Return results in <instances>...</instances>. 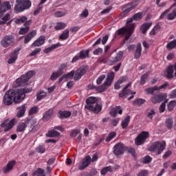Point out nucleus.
Instances as JSON below:
<instances>
[{
    "mask_svg": "<svg viewBox=\"0 0 176 176\" xmlns=\"http://www.w3.org/2000/svg\"><path fill=\"white\" fill-rule=\"evenodd\" d=\"M137 176H148V170H143L138 173Z\"/></svg>",
    "mask_w": 176,
    "mask_h": 176,
    "instance_id": "774afa93",
    "label": "nucleus"
},
{
    "mask_svg": "<svg viewBox=\"0 0 176 176\" xmlns=\"http://www.w3.org/2000/svg\"><path fill=\"white\" fill-rule=\"evenodd\" d=\"M28 19L25 16H19L17 19L14 20L15 24H23V23H25Z\"/></svg>",
    "mask_w": 176,
    "mask_h": 176,
    "instance_id": "e433bc0d",
    "label": "nucleus"
},
{
    "mask_svg": "<svg viewBox=\"0 0 176 176\" xmlns=\"http://www.w3.org/2000/svg\"><path fill=\"white\" fill-rule=\"evenodd\" d=\"M166 127L168 130H171L173 129V126H174V120L173 118H168L165 120Z\"/></svg>",
    "mask_w": 176,
    "mask_h": 176,
    "instance_id": "7c9ffc66",
    "label": "nucleus"
},
{
    "mask_svg": "<svg viewBox=\"0 0 176 176\" xmlns=\"http://www.w3.org/2000/svg\"><path fill=\"white\" fill-rule=\"evenodd\" d=\"M46 97V92L44 91H41L38 94L36 95V98L38 101H41L43 98H45Z\"/></svg>",
    "mask_w": 176,
    "mask_h": 176,
    "instance_id": "603ef678",
    "label": "nucleus"
},
{
    "mask_svg": "<svg viewBox=\"0 0 176 176\" xmlns=\"http://www.w3.org/2000/svg\"><path fill=\"white\" fill-rule=\"evenodd\" d=\"M35 75V72L29 71L25 75H22L19 78L16 80L17 86H25L28 82Z\"/></svg>",
    "mask_w": 176,
    "mask_h": 176,
    "instance_id": "423d86ee",
    "label": "nucleus"
},
{
    "mask_svg": "<svg viewBox=\"0 0 176 176\" xmlns=\"http://www.w3.org/2000/svg\"><path fill=\"white\" fill-rule=\"evenodd\" d=\"M130 124V116H126L125 118L122 121L121 126L123 129H126V127Z\"/></svg>",
    "mask_w": 176,
    "mask_h": 176,
    "instance_id": "2f4dec72",
    "label": "nucleus"
},
{
    "mask_svg": "<svg viewBox=\"0 0 176 176\" xmlns=\"http://www.w3.org/2000/svg\"><path fill=\"white\" fill-rule=\"evenodd\" d=\"M152 27V23H144L141 27H140V31L142 32V34H143L144 35H145V34H146V32H148V30H149Z\"/></svg>",
    "mask_w": 176,
    "mask_h": 176,
    "instance_id": "393cba45",
    "label": "nucleus"
},
{
    "mask_svg": "<svg viewBox=\"0 0 176 176\" xmlns=\"http://www.w3.org/2000/svg\"><path fill=\"white\" fill-rule=\"evenodd\" d=\"M148 76H149V72H147L146 74L142 75L140 82L141 86H144V85L146 83V80H148Z\"/></svg>",
    "mask_w": 176,
    "mask_h": 176,
    "instance_id": "ea45409f",
    "label": "nucleus"
},
{
    "mask_svg": "<svg viewBox=\"0 0 176 176\" xmlns=\"http://www.w3.org/2000/svg\"><path fill=\"white\" fill-rule=\"evenodd\" d=\"M167 98V94L162 93L160 94H154L153 96L151 98V102L153 104H158L162 102V101H166Z\"/></svg>",
    "mask_w": 176,
    "mask_h": 176,
    "instance_id": "9d476101",
    "label": "nucleus"
},
{
    "mask_svg": "<svg viewBox=\"0 0 176 176\" xmlns=\"http://www.w3.org/2000/svg\"><path fill=\"white\" fill-rule=\"evenodd\" d=\"M65 79H72L74 76H75V71L72 70L67 73V74H65Z\"/></svg>",
    "mask_w": 176,
    "mask_h": 176,
    "instance_id": "4d7b16f0",
    "label": "nucleus"
},
{
    "mask_svg": "<svg viewBox=\"0 0 176 176\" xmlns=\"http://www.w3.org/2000/svg\"><path fill=\"white\" fill-rule=\"evenodd\" d=\"M126 151V146L122 142L117 143L113 146V153L116 156H119V155H123Z\"/></svg>",
    "mask_w": 176,
    "mask_h": 176,
    "instance_id": "9b49d317",
    "label": "nucleus"
},
{
    "mask_svg": "<svg viewBox=\"0 0 176 176\" xmlns=\"http://www.w3.org/2000/svg\"><path fill=\"white\" fill-rule=\"evenodd\" d=\"M61 47V43H57L56 44L52 45L50 47H47L43 50V52L45 53V54H47V53H50V52H53V50H56L58 47Z\"/></svg>",
    "mask_w": 176,
    "mask_h": 176,
    "instance_id": "cd10ccee",
    "label": "nucleus"
},
{
    "mask_svg": "<svg viewBox=\"0 0 176 176\" xmlns=\"http://www.w3.org/2000/svg\"><path fill=\"white\" fill-rule=\"evenodd\" d=\"M86 72H87V67L85 66L80 67L76 72H75L74 80H80L82 76H84Z\"/></svg>",
    "mask_w": 176,
    "mask_h": 176,
    "instance_id": "ddd939ff",
    "label": "nucleus"
},
{
    "mask_svg": "<svg viewBox=\"0 0 176 176\" xmlns=\"http://www.w3.org/2000/svg\"><path fill=\"white\" fill-rule=\"evenodd\" d=\"M176 106V100H172L170 101L168 104V111L171 112L175 108Z\"/></svg>",
    "mask_w": 176,
    "mask_h": 176,
    "instance_id": "09e8293b",
    "label": "nucleus"
},
{
    "mask_svg": "<svg viewBox=\"0 0 176 176\" xmlns=\"http://www.w3.org/2000/svg\"><path fill=\"white\" fill-rule=\"evenodd\" d=\"M25 129H27V124L24 122H21L16 126V131L17 133H23L25 131Z\"/></svg>",
    "mask_w": 176,
    "mask_h": 176,
    "instance_id": "473e14b6",
    "label": "nucleus"
},
{
    "mask_svg": "<svg viewBox=\"0 0 176 176\" xmlns=\"http://www.w3.org/2000/svg\"><path fill=\"white\" fill-rule=\"evenodd\" d=\"M12 9V5H10V1H3L1 3L0 1V19L3 16V13H6L8 10Z\"/></svg>",
    "mask_w": 176,
    "mask_h": 176,
    "instance_id": "4468645a",
    "label": "nucleus"
},
{
    "mask_svg": "<svg viewBox=\"0 0 176 176\" xmlns=\"http://www.w3.org/2000/svg\"><path fill=\"white\" fill-rule=\"evenodd\" d=\"M168 101V100H164V102H162L160 107V113H163V112H164V111H166V104H167V102Z\"/></svg>",
    "mask_w": 176,
    "mask_h": 176,
    "instance_id": "bf43d9fd",
    "label": "nucleus"
},
{
    "mask_svg": "<svg viewBox=\"0 0 176 176\" xmlns=\"http://www.w3.org/2000/svg\"><path fill=\"white\" fill-rule=\"evenodd\" d=\"M112 172H113V168H112V166H106L103 168L100 171V174L102 175H105L108 173H112Z\"/></svg>",
    "mask_w": 176,
    "mask_h": 176,
    "instance_id": "4c0bfd02",
    "label": "nucleus"
},
{
    "mask_svg": "<svg viewBox=\"0 0 176 176\" xmlns=\"http://www.w3.org/2000/svg\"><path fill=\"white\" fill-rule=\"evenodd\" d=\"M58 118H60V119H67L68 118H69V116H71L72 113L71 111H61L60 110L58 111Z\"/></svg>",
    "mask_w": 176,
    "mask_h": 176,
    "instance_id": "bb28decb",
    "label": "nucleus"
},
{
    "mask_svg": "<svg viewBox=\"0 0 176 176\" xmlns=\"http://www.w3.org/2000/svg\"><path fill=\"white\" fill-rule=\"evenodd\" d=\"M115 79V72H111L107 74L106 81L104 82L105 85L107 86H111L113 80Z\"/></svg>",
    "mask_w": 176,
    "mask_h": 176,
    "instance_id": "412c9836",
    "label": "nucleus"
},
{
    "mask_svg": "<svg viewBox=\"0 0 176 176\" xmlns=\"http://www.w3.org/2000/svg\"><path fill=\"white\" fill-rule=\"evenodd\" d=\"M129 94V91H126V89H122L120 94L119 97L120 98H126L127 97V95Z\"/></svg>",
    "mask_w": 176,
    "mask_h": 176,
    "instance_id": "13d9d810",
    "label": "nucleus"
},
{
    "mask_svg": "<svg viewBox=\"0 0 176 176\" xmlns=\"http://www.w3.org/2000/svg\"><path fill=\"white\" fill-rule=\"evenodd\" d=\"M45 41H46V37L44 35H41L32 43V45H30V47L32 48L39 47V46H42L43 45H45Z\"/></svg>",
    "mask_w": 176,
    "mask_h": 176,
    "instance_id": "2eb2a0df",
    "label": "nucleus"
},
{
    "mask_svg": "<svg viewBox=\"0 0 176 176\" xmlns=\"http://www.w3.org/2000/svg\"><path fill=\"white\" fill-rule=\"evenodd\" d=\"M21 50V48L16 47L12 52H11L10 55V58L8 59V64H14L16 63V60H17V56L19 52Z\"/></svg>",
    "mask_w": 176,
    "mask_h": 176,
    "instance_id": "dca6fc26",
    "label": "nucleus"
},
{
    "mask_svg": "<svg viewBox=\"0 0 176 176\" xmlns=\"http://www.w3.org/2000/svg\"><path fill=\"white\" fill-rule=\"evenodd\" d=\"M175 47H176V39L170 41L166 45V49H168V50H171V49H174Z\"/></svg>",
    "mask_w": 176,
    "mask_h": 176,
    "instance_id": "de8ad7c7",
    "label": "nucleus"
},
{
    "mask_svg": "<svg viewBox=\"0 0 176 176\" xmlns=\"http://www.w3.org/2000/svg\"><path fill=\"white\" fill-rule=\"evenodd\" d=\"M16 120V118H13L10 121H9V120H6L1 124V127L5 128L4 131H9L13 129Z\"/></svg>",
    "mask_w": 176,
    "mask_h": 176,
    "instance_id": "f8f14e48",
    "label": "nucleus"
},
{
    "mask_svg": "<svg viewBox=\"0 0 176 176\" xmlns=\"http://www.w3.org/2000/svg\"><path fill=\"white\" fill-rule=\"evenodd\" d=\"M98 100L94 97H89L87 98L85 102L87 105H85L86 109L93 112V113H100V111H102V106L101 104H98Z\"/></svg>",
    "mask_w": 176,
    "mask_h": 176,
    "instance_id": "f03ea898",
    "label": "nucleus"
},
{
    "mask_svg": "<svg viewBox=\"0 0 176 176\" xmlns=\"http://www.w3.org/2000/svg\"><path fill=\"white\" fill-rule=\"evenodd\" d=\"M54 16L55 17H63V16H65V12L63 11H57L54 12Z\"/></svg>",
    "mask_w": 176,
    "mask_h": 176,
    "instance_id": "69168bd1",
    "label": "nucleus"
},
{
    "mask_svg": "<svg viewBox=\"0 0 176 176\" xmlns=\"http://www.w3.org/2000/svg\"><path fill=\"white\" fill-rule=\"evenodd\" d=\"M54 115V109H50L44 113L42 117L43 122H49L53 118V116Z\"/></svg>",
    "mask_w": 176,
    "mask_h": 176,
    "instance_id": "f3484780",
    "label": "nucleus"
},
{
    "mask_svg": "<svg viewBox=\"0 0 176 176\" xmlns=\"http://www.w3.org/2000/svg\"><path fill=\"white\" fill-rule=\"evenodd\" d=\"M118 109H120L118 111L119 115H122L123 113V110L122 109V107L120 106H117L116 108H113L111 109L109 112L111 116H113V118H116V115H118Z\"/></svg>",
    "mask_w": 176,
    "mask_h": 176,
    "instance_id": "b1692460",
    "label": "nucleus"
},
{
    "mask_svg": "<svg viewBox=\"0 0 176 176\" xmlns=\"http://www.w3.org/2000/svg\"><path fill=\"white\" fill-rule=\"evenodd\" d=\"M116 137V132L115 131L110 132L107 138H106V142H110V141H112V140H113V138Z\"/></svg>",
    "mask_w": 176,
    "mask_h": 176,
    "instance_id": "a18cd8bd",
    "label": "nucleus"
},
{
    "mask_svg": "<svg viewBox=\"0 0 176 176\" xmlns=\"http://www.w3.org/2000/svg\"><path fill=\"white\" fill-rule=\"evenodd\" d=\"M151 162H152V157L149 155H146L142 158V163H144V164H149Z\"/></svg>",
    "mask_w": 176,
    "mask_h": 176,
    "instance_id": "864d4df0",
    "label": "nucleus"
},
{
    "mask_svg": "<svg viewBox=\"0 0 176 176\" xmlns=\"http://www.w3.org/2000/svg\"><path fill=\"white\" fill-rule=\"evenodd\" d=\"M134 32V24L130 25L129 28H121L117 31L118 35H120L121 36H125L124 39L122 41V45L126 43V41H129L130 39V36L133 35Z\"/></svg>",
    "mask_w": 176,
    "mask_h": 176,
    "instance_id": "20e7f679",
    "label": "nucleus"
},
{
    "mask_svg": "<svg viewBox=\"0 0 176 176\" xmlns=\"http://www.w3.org/2000/svg\"><path fill=\"white\" fill-rule=\"evenodd\" d=\"M67 27V23L64 22H58L56 23V25L54 27V29L56 31H60V30H64Z\"/></svg>",
    "mask_w": 176,
    "mask_h": 176,
    "instance_id": "79ce46f5",
    "label": "nucleus"
},
{
    "mask_svg": "<svg viewBox=\"0 0 176 176\" xmlns=\"http://www.w3.org/2000/svg\"><path fill=\"white\" fill-rule=\"evenodd\" d=\"M36 152H38V153H45V152H46V148H45V146H38L36 148Z\"/></svg>",
    "mask_w": 176,
    "mask_h": 176,
    "instance_id": "0e129e2a",
    "label": "nucleus"
},
{
    "mask_svg": "<svg viewBox=\"0 0 176 176\" xmlns=\"http://www.w3.org/2000/svg\"><path fill=\"white\" fill-rule=\"evenodd\" d=\"M28 31H30V27L25 26V28H21L19 34V35H25Z\"/></svg>",
    "mask_w": 176,
    "mask_h": 176,
    "instance_id": "5fc2aeb1",
    "label": "nucleus"
},
{
    "mask_svg": "<svg viewBox=\"0 0 176 176\" xmlns=\"http://www.w3.org/2000/svg\"><path fill=\"white\" fill-rule=\"evenodd\" d=\"M35 36H36V30L30 32L27 35L25 36L24 43L27 45V43H29L31 39L35 38Z\"/></svg>",
    "mask_w": 176,
    "mask_h": 176,
    "instance_id": "4be33fe9",
    "label": "nucleus"
},
{
    "mask_svg": "<svg viewBox=\"0 0 176 176\" xmlns=\"http://www.w3.org/2000/svg\"><path fill=\"white\" fill-rule=\"evenodd\" d=\"M16 5L14 8V13L19 14L31 8V1L30 0H16Z\"/></svg>",
    "mask_w": 176,
    "mask_h": 176,
    "instance_id": "7ed1b4c3",
    "label": "nucleus"
},
{
    "mask_svg": "<svg viewBox=\"0 0 176 176\" xmlns=\"http://www.w3.org/2000/svg\"><path fill=\"white\" fill-rule=\"evenodd\" d=\"M89 53H90V50H81L80 53L77 54L72 60V63L74 64L78 61V60H85L89 57Z\"/></svg>",
    "mask_w": 176,
    "mask_h": 176,
    "instance_id": "6e6552de",
    "label": "nucleus"
},
{
    "mask_svg": "<svg viewBox=\"0 0 176 176\" xmlns=\"http://www.w3.org/2000/svg\"><path fill=\"white\" fill-rule=\"evenodd\" d=\"M149 137V132L148 131H142L135 139V144L138 146L140 145H144L145 144V141Z\"/></svg>",
    "mask_w": 176,
    "mask_h": 176,
    "instance_id": "0eeeda50",
    "label": "nucleus"
},
{
    "mask_svg": "<svg viewBox=\"0 0 176 176\" xmlns=\"http://www.w3.org/2000/svg\"><path fill=\"white\" fill-rule=\"evenodd\" d=\"M159 89V87H157V85L153 87H149L147 89H144L145 93H146V94H155V91H158Z\"/></svg>",
    "mask_w": 176,
    "mask_h": 176,
    "instance_id": "72a5a7b5",
    "label": "nucleus"
},
{
    "mask_svg": "<svg viewBox=\"0 0 176 176\" xmlns=\"http://www.w3.org/2000/svg\"><path fill=\"white\" fill-rule=\"evenodd\" d=\"M146 102V100H145V99L138 98L134 100L133 105H138V107H140L142 104H145Z\"/></svg>",
    "mask_w": 176,
    "mask_h": 176,
    "instance_id": "c03bdc74",
    "label": "nucleus"
},
{
    "mask_svg": "<svg viewBox=\"0 0 176 176\" xmlns=\"http://www.w3.org/2000/svg\"><path fill=\"white\" fill-rule=\"evenodd\" d=\"M9 20H10V14L7 13L0 19V25H3V24H6V23L9 21Z\"/></svg>",
    "mask_w": 176,
    "mask_h": 176,
    "instance_id": "58836bf2",
    "label": "nucleus"
},
{
    "mask_svg": "<svg viewBox=\"0 0 176 176\" xmlns=\"http://www.w3.org/2000/svg\"><path fill=\"white\" fill-rule=\"evenodd\" d=\"M69 38V30L68 29L65 30L62 34L59 36L60 41H67Z\"/></svg>",
    "mask_w": 176,
    "mask_h": 176,
    "instance_id": "c756f323",
    "label": "nucleus"
},
{
    "mask_svg": "<svg viewBox=\"0 0 176 176\" xmlns=\"http://www.w3.org/2000/svg\"><path fill=\"white\" fill-rule=\"evenodd\" d=\"M134 21H140L142 19V12H138L135 14L133 16Z\"/></svg>",
    "mask_w": 176,
    "mask_h": 176,
    "instance_id": "8fccbe9b",
    "label": "nucleus"
},
{
    "mask_svg": "<svg viewBox=\"0 0 176 176\" xmlns=\"http://www.w3.org/2000/svg\"><path fill=\"white\" fill-rule=\"evenodd\" d=\"M80 133V130L79 129H74L70 133V137H76Z\"/></svg>",
    "mask_w": 176,
    "mask_h": 176,
    "instance_id": "338daca9",
    "label": "nucleus"
},
{
    "mask_svg": "<svg viewBox=\"0 0 176 176\" xmlns=\"http://www.w3.org/2000/svg\"><path fill=\"white\" fill-rule=\"evenodd\" d=\"M63 75L62 74L59 73L58 71L54 72L52 74L50 79V80H52V82H54V80H57L58 78H60Z\"/></svg>",
    "mask_w": 176,
    "mask_h": 176,
    "instance_id": "37998d69",
    "label": "nucleus"
},
{
    "mask_svg": "<svg viewBox=\"0 0 176 176\" xmlns=\"http://www.w3.org/2000/svg\"><path fill=\"white\" fill-rule=\"evenodd\" d=\"M67 65H68V64H67V63L61 64L58 67V72L63 75L64 74V69H65V68H67Z\"/></svg>",
    "mask_w": 176,
    "mask_h": 176,
    "instance_id": "6e6d98bb",
    "label": "nucleus"
},
{
    "mask_svg": "<svg viewBox=\"0 0 176 176\" xmlns=\"http://www.w3.org/2000/svg\"><path fill=\"white\" fill-rule=\"evenodd\" d=\"M38 111L39 109L38 108V107L34 106L30 109L28 115L31 116L32 115H34V113H38Z\"/></svg>",
    "mask_w": 176,
    "mask_h": 176,
    "instance_id": "3c124183",
    "label": "nucleus"
},
{
    "mask_svg": "<svg viewBox=\"0 0 176 176\" xmlns=\"http://www.w3.org/2000/svg\"><path fill=\"white\" fill-rule=\"evenodd\" d=\"M161 27L160 25L157 24L150 32V35L151 36H154L155 34H157V32L159 31V30H160Z\"/></svg>",
    "mask_w": 176,
    "mask_h": 176,
    "instance_id": "49530a36",
    "label": "nucleus"
},
{
    "mask_svg": "<svg viewBox=\"0 0 176 176\" xmlns=\"http://www.w3.org/2000/svg\"><path fill=\"white\" fill-rule=\"evenodd\" d=\"M108 87H109V85L104 82L102 85L96 87V91H97V93H104V91H105Z\"/></svg>",
    "mask_w": 176,
    "mask_h": 176,
    "instance_id": "c9c22d12",
    "label": "nucleus"
},
{
    "mask_svg": "<svg viewBox=\"0 0 176 176\" xmlns=\"http://www.w3.org/2000/svg\"><path fill=\"white\" fill-rule=\"evenodd\" d=\"M105 78H106L105 74H102L100 76H99L96 80L97 85H101L104 79H105Z\"/></svg>",
    "mask_w": 176,
    "mask_h": 176,
    "instance_id": "e2e57ef3",
    "label": "nucleus"
},
{
    "mask_svg": "<svg viewBox=\"0 0 176 176\" xmlns=\"http://www.w3.org/2000/svg\"><path fill=\"white\" fill-rule=\"evenodd\" d=\"M132 21H134V19H133V16L131 18H129L126 20V28H129L130 27V25H131L132 24H133L134 25V30H135V23H131Z\"/></svg>",
    "mask_w": 176,
    "mask_h": 176,
    "instance_id": "052dcab7",
    "label": "nucleus"
},
{
    "mask_svg": "<svg viewBox=\"0 0 176 176\" xmlns=\"http://www.w3.org/2000/svg\"><path fill=\"white\" fill-rule=\"evenodd\" d=\"M42 50L41 48H36L34 50H33L30 54V57H34V56H36L38 53H41V51Z\"/></svg>",
    "mask_w": 176,
    "mask_h": 176,
    "instance_id": "680f3d73",
    "label": "nucleus"
},
{
    "mask_svg": "<svg viewBox=\"0 0 176 176\" xmlns=\"http://www.w3.org/2000/svg\"><path fill=\"white\" fill-rule=\"evenodd\" d=\"M142 53V47L141 46V43H138L135 54H134V57L135 58L138 59L141 57V54Z\"/></svg>",
    "mask_w": 176,
    "mask_h": 176,
    "instance_id": "c85d7f7f",
    "label": "nucleus"
},
{
    "mask_svg": "<svg viewBox=\"0 0 176 176\" xmlns=\"http://www.w3.org/2000/svg\"><path fill=\"white\" fill-rule=\"evenodd\" d=\"M91 162V157L87 155L85 159L82 160V163L79 165V170H85L86 167H89Z\"/></svg>",
    "mask_w": 176,
    "mask_h": 176,
    "instance_id": "a211bd4d",
    "label": "nucleus"
},
{
    "mask_svg": "<svg viewBox=\"0 0 176 176\" xmlns=\"http://www.w3.org/2000/svg\"><path fill=\"white\" fill-rule=\"evenodd\" d=\"M47 137L53 138V137H59L60 133L54 129L50 130L48 131V134H46Z\"/></svg>",
    "mask_w": 176,
    "mask_h": 176,
    "instance_id": "a19ab883",
    "label": "nucleus"
},
{
    "mask_svg": "<svg viewBox=\"0 0 176 176\" xmlns=\"http://www.w3.org/2000/svg\"><path fill=\"white\" fill-rule=\"evenodd\" d=\"M122 58H123V52L120 51L117 53L116 57L113 59L110 60V64H111V65H115V64H116V63H118V61H120Z\"/></svg>",
    "mask_w": 176,
    "mask_h": 176,
    "instance_id": "5701e85b",
    "label": "nucleus"
},
{
    "mask_svg": "<svg viewBox=\"0 0 176 176\" xmlns=\"http://www.w3.org/2000/svg\"><path fill=\"white\" fill-rule=\"evenodd\" d=\"M16 161L15 160H12L8 162V163L7 164V166H5L4 168H3V173L4 174H8L9 173H10V171H12V170H13V167H14V166H16Z\"/></svg>",
    "mask_w": 176,
    "mask_h": 176,
    "instance_id": "6ab92c4d",
    "label": "nucleus"
},
{
    "mask_svg": "<svg viewBox=\"0 0 176 176\" xmlns=\"http://www.w3.org/2000/svg\"><path fill=\"white\" fill-rule=\"evenodd\" d=\"M17 118H23L25 115V111H27V104H24L21 107H17Z\"/></svg>",
    "mask_w": 176,
    "mask_h": 176,
    "instance_id": "aec40b11",
    "label": "nucleus"
},
{
    "mask_svg": "<svg viewBox=\"0 0 176 176\" xmlns=\"http://www.w3.org/2000/svg\"><path fill=\"white\" fill-rule=\"evenodd\" d=\"M164 149H166V142L159 141L153 142L148 148L150 152H155L156 155H161Z\"/></svg>",
    "mask_w": 176,
    "mask_h": 176,
    "instance_id": "39448f33",
    "label": "nucleus"
},
{
    "mask_svg": "<svg viewBox=\"0 0 176 176\" xmlns=\"http://www.w3.org/2000/svg\"><path fill=\"white\" fill-rule=\"evenodd\" d=\"M174 67L173 65H169L166 68V78L168 79H173L174 78Z\"/></svg>",
    "mask_w": 176,
    "mask_h": 176,
    "instance_id": "a878e982",
    "label": "nucleus"
},
{
    "mask_svg": "<svg viewBox=\"0 0 176 176\" xmlns=\"http://www.w3.org/2000/svg\"><path fill=\"white\" fill-rule=\"evenodd\" d=\"M14 37L12 35L5 36L1 41V45L3 47H9L10 45L14 43Z\"/></svg>",
    "mask_w": 176,
    "mask_h": 176,
    "instance_id": "1a4fd4ad",
    "label": "nucleus"
},
{
    "mask_svg": "<svg viewBox=\"0 0 176 176\" xmlns=\"http://www.w3.org/2000/svg\"><path fill=\"white\" fill-rule=\"evenodd\" d=\"M135 8V5H134V3H129L123 6V9H125L124 10L128 13H130V12H131V10H133V9Z\"/></svg>",
    "mask_w": 176,
    "mask_h": 176,
    "instance_id": "f704fd0d",
    "label": "nucleus"
},
{
    "mask_svg": "<svg viewBox=\"0 0 176 176\" xmlns=\"http://www.w3.org/2000/svg\"><path fill=\"white\" fill-rule=\"evenodd\" d=\"M31 91H32V87H27L23 89H9L4 94L3 102L6 106L12 105L13 102L19 104L23 101V98H25V94L31 93Z\"/></svg>",
    "mask_w": 176,
    "mask_h": 176,
    "instance_id": "f257e3e1",
    "label": "nucleus"
}]
</instances>
